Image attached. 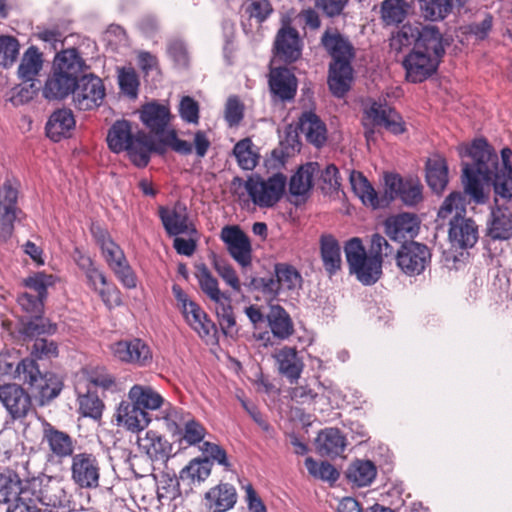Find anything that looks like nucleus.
Listing matches in <instances>:
<instances>
[{"mask_svg": "<svg viewBox=\"0 0 512 512\" xmlns=\"http://www.w3.org/2000/svg\"><path fill=\"white\" fill-rule=\"evenodd\" d=\"M396 251L397 249H395V247L390 244L384 236L378 233H375L371 236V246L369 252L377 256L379 260H381L382 264L385 258H395Z\"/></svg>", "mask_w": 512, "mask_h": 512, "instance_id": "nucleus-64", "label": "nucleus"}, {"mask_svg": "<svg viewBox=\"0 0 512 512\" xmlns=\"http://www.w3.org/2000/svg\"><path fill=\"white\" fill-rule=\"evenodd\" d=\"M431 251L427 245L416 241H405L397 248V267L407 276L422 274L431 263Z\"/></svg>", "mask_w": 512, "mask_h": 512, "instance_id": "nucleus-8", "label": "nucleus"}, {"mask_svg": "<svg viewBox=\"0 0 512 512\" xmlns=\"http://www.w3.org/2000/svg\"><path fill=\"white\" fill-rule=\"evenodd\" d=\"M488 236L493 240H507L512 237V214L508 208L497 206L492 209Z\"/></svg>", "mask_w": 512, "mask_h": 512, "instance_id": "nucleus-35", "label": "nucleus"}, {"mask_svg": "<svg viewBox=\"0 0 512 512\" xmlns=\"http://www.w3.org/2000/svg\"><path fill=\"white\" fill-rule=\"evenodd\" d=\"M151 420V413L145 412L131 400L122 401L117 409V421L131 432L144 430Z\"/></svg>", "mask_w": 512, "mask_h": 512, "instance_id": "nucleus-26", "label": "nucleus"}, {"mask_svg": "<svg viewBox=\"0 0 512 512\" xmlns=\"http://www.w3.org/2000/svg\"><path fill=\"white\" fill-rule=\"evenodd\" d=\"M43 442L48 445L49 456L62 461L75 455L76 441L66 432L58 430L45 422L43 425Z\"/></svg>", "mask_w": 512, "mask_h": 512, "instance_id": "nucleus-20", "label": "nucleus"}, {"mask_svg": "<svg viewBox=\"0 0 512 512\" xmlns=\"http://www.w3.org/2000/svg\"><path fill=\"white\" fill-rule=\"evenodd\" d=\"M345 446L346 439L338 428H326L317 437V450L322 456H339Z\"/></svg>", "mask_w": 512, "mask_h": 512, "instance_id": "nucleus-36", "label": "nucleus"}, {"mask_svg": "<svg viewBox=\"0 0 512 512\" xmlns=\"http://www.w3.org/2000/svg\"><path fill=\"white\" fill-rule=\"evenodd\" d=\"M71 480L80 488L94 489L99 486L100 461L91 452H80L71 459Z\"/></svg>", "mask_w": 512, "mask_h": 512, "instance_id": "nucleus-9", "label": "nucleus"}, {"mask_svg": "<svg viewBox=\"0 0 512 512\" xmlns=\"http://www.w3.org/2000/svg\"><path fill=\"white\" fill-rule=\"evenodd\" d=\"M426 182L436 194L445 190L448 184V166L444 158L434 157L427 160Z\"/></svg>", "mask_w": 512, "mask_h": 512, "instance_id": "nucleus-37", "label": "nucleus"}, {"mask_svg": "<svg viewBox=\"0 0 512 512\" xmlns=\"http://www.w3.org/2000/svg\"><path fill=\"white\" fill-rule=\"evenodd\" d=\"M137 443L151 461H166L171 454V444L152 430L147 431L144 437L138 436Z\"/></svg>", "mask_w": 512, "mask_h": 512, "instance_id": "nucleus-31", "label": "nucleus"}, {"mask_svg": "<svg viewBox=\"0 0 512 512\" xmlns=\"http://www.w3.org/2000/svg\"><path fill=\"white\" fill-rule=\"evenodd\" d=\"M275 276L279 280L280 289L281 286H285L289 290L294 289L301 281L300 273L293 266L287 264H276Z\"/></svg>", "mask_w": 512, "mask_h": 512, "instance_id": "nucleus-60", "label": "nucleus"}, {"mask_svg": "<svg viewBox=\"0 0 512 512\" xmlns=\"http://www.w3.org/2000/svg\"><path fill=\"white\" fill-rule=\"evenodd\" d=\"M166 53L175 67L186 69L190 64V54L187 43L179 37L170 38L166 44Z\"/></svg>", "mask_w": 512, "mask_h": 512, "instance_id": "nucleus-50", "label": "nucleus"}, {"mask_svg": "<svg viewBox=\"0 0 512 512\" xmlns=\"http://www.w3.org/2000/svg\"><path fill=\"white\" fill-rule=\"evenodd\" d=\"M321 259L326 272L332 276L341 269V250L332 235H323L320 240Z\"/></svg>", "mask_w": 512, "mask_h": 512, "instance_id": "nucleus-39", "label": "nucleus"}, {"mask_svg": "<svg viewBox=\"0 0 512 512\" xmlns=\"http://www.w3.org/2000/svg\"><path fill=\"white\" fill-rule=\"evenodd\" d=\"M213 462L208 457L195 458L189 462L179 473L170 479L171 485L176 488L181 484L191 488L193 485L204 482L211 474Z\"/></svg>", "mask_w": 512, "mask_h": 512, "instance_id": "nucleus-24", "label": "nucleus"}, {"mask_svg": "<svg viewBox=\"0 0 512 512\" xmlns=\"http://www.w3.org/2000/svg\"><path fill=\"white\" fill-rule=\"evenodd\" d=\"M186 206L177 203L174 208L160 206L158 215L162 225L169 236L181 234H197L195 226L189 222Z\"/></svg>", "mask_w": 512, "mask_h": 512, "instance_id": "nucleus-16", "label": "nucleus"}, {"mask_svg": "<svg viewBox=\"0 0 512 512\" xmlns=\"http://www.w3.org/2000/svg\"><path fill=\"white\" fill-rule=\"evenodd\" d=\"M448 237L453 247L472 248L478 241V225L471 218L461 216L458 212L450 220Z\"/></svg>", "mask_w": 512, "mask_h": 512, "instance_id": "nucleus-18", "label": "nucleus"}, {"mask_svg": "<svg viewBox=\"0 0 512 512\" xmlns=\"http://www.w3.org/2000/svg\"><path fill=\"white\" fill-rule=\"evenodd\" d=\"M128 399L145 412L159 409L164 403L163 397L150 386L134 385L128 393Z\"/></svg>", "mask_w": 512, "mask_h": 512, "instance_id": "nucleus-40", "label": "nucleus"}, {"mask_svg": "<svg viewBox=\"0 0 512 512\" xmlns=\"http://www.w3.org/2000/svg\"><path fill=\"white\" fill-rule=\"evenodd\" d=\"M42 55L34 46L29 47L24 53L18 67V75L24 81H32L42 69Z\"/></svg>", "mask_w": 512, "mask_h": 512, "instance_id": "nucleus-46", "label": "nucleus"}, {"mask_svg": "<svg viewBox=\"0 0 512 512\" xmlns=\"http://www.w3.org/2000/svg\"><path fill=\"white\" fill-rule=\"evenodd\" d=\"M244 184L252 202L260 208H271L283 197L287 178L282 173H275L267 179L259 175L251 176L246 181L240 177L233 179V185Z\"/></svg>", "mask_w": 512, "mask_h": 512, "instance_id": "nucleus-5", "label": "nucleus"}, {"mask_svg": "<svg viewBox=\"0 0 512 512\" xmlns=\"http://www.w3.org/2000/svg\"><path fill=\"white\" fill-rule=\"evenodd\" d=\"M195 276L202 292L214 303L228 299L229 294L219 289L217 279L211 274L205 264L196 267Z\"/></svg>", "mask_w": 512, "mask_h": 512, "instance_id": "nucleus-44", "label": "nucleus"}, {"mask_svg": "<svg viewBox=\"0 0 512 512\" xmlns=\"http://www.w3.org/2000/svg\"><path fill=\"white\" fill-rule=\"evenodd\" d=\"M25 286L33 290L36 296L46 299L47 288L54 284V276L38 272L24 281Z\"/></svg>", "mask_w": 512, "mask_h": 512, "instance_id": "nucleus-63", "label": "nucleus"}, {"mask_svg": "<svg viewBox=\"0 0 512 512\" xmlns=\"http://www.w3.org/2000/svg\"><path fill=\"white\" fill-rule=\"evenodd\" d=\"M85 61L76 48H69L57 53L54 60V72L44 86L45 98L63 99L73 93L77 80L84 73Z\"/></svg>", "mask_w": 512, "mask_h": 512, "instance_id": "nucleus-4", "label": "nucleus"}, {"mask_svg": "<svg viewBox=\"0 0 512 512\" xmlns=\"http://www.w3.org/2000/svg\"><path fill=\"white\" fill-rule=\"evenodd\" d=\"M268 84L274 98L282 102L291 101L296 96L298 80L287 65L271 68Z\"/></svg>", "mask_w": 512, "mask_h": 512, "instance_id": "nucleus-19", "label": "nucleus"}, {"mask_svg": "<svg viewBox=\"0 0 512 512\" xmlns=\"http://www.w3.org/2000/svg\"><path fill=\"white\" fill-rule=\"evenodd\" d=\"M303 46V40L299 31L292 26L291 19H283L273 42L274 59L291 65L302 57Z\"/></svg>", "mask_w": 512, "mask_h": 512, "instance_id": "nucleus-7", "label": "nucleus"}, {"mask_svg": "<svg viewBox=\"0 0 512 512\" xmlns=\"http://www.w3.org/2000/svg\"><path fill=\"white\" fill-rule=\"evenodd\" d=\"M182 312L187 323L200 337L208 336L213 330L214 323L196 302L186 303Z\"/></svg>", "mask_w": 512, "mask_h": 512, "instance_id": "nucleus-38", "label": "nucleus"}, {"mask_svg": "<svg viewBox=\"0 0 512 512\" xmlns=\"http://www.w3.org/2000/svg\"><path fill=\"white\" fill-rule=\"evenodd\" d=\"M56 331L57 324L43 317V315L22 317L17 329L23 341L30 340L32 342L36 338H42L43 335H53Z\"/></svg>", "mask_w": 512, "mask_h": 512, "instance_id": "nucleus-29", "label": "nucleus"}, {"mask_svg": "<svg viewBox=\"0 0 512 512\" xmlns=\"http://www.w3.org/2000/svg\"><path fill=\"white\" fill-rule=\"evenodd\" d=\"M350 182L354 193L361 199L364 205H369L374 209L385 206L386 200L378 198L376 191L362 173L353 172L350 176Z\"/></svg>", "mask_w": 512, "mask_h": 512, "instance_id": "nucleus-42", "label": "nucleus"}, {"mask_svg": "<svg viewBox=\"0 0 512 512\" xmlns=\"http://www.w3.org/2000/svg\"><path fill=\"white\" fill-rule=\"evenodd\" d=\"M252 145L249 138H244L238 141L233 148L238 165L244 170H253L258 163V155L252 151Z\"/></svg>", "mask_w": 512, "mask_h": 512, "instance_id": "nucleus-52", "label": "nucleus"}, {"mask_svg": "<svg viewBox=\"0 0 512 512\" xmlns=\"http://www.w3.org/2000/svg\"><path fill=\"white\" fill-rule=\"evenodd\" d=\"M318 187L324 195L337 194L341 187V177L334 164H328L323 170L319 169Z\"/></svg>", "mask_w": 512, "mask_h": 512, "instance_id": "nucleus-48", "label": "nucleus"}, {"mask_svg": "<svg viewBox=\"0 0 512 512\" xmlns=\"http://www.w3.org/2000/svg\"><path fill=\"white\" fill-rule=\"evenodd\" d=\"M101 237L102 253L110 269H113L114 267L119 266L121 263H124V261L127 259L120 246L111 239H106L103 233Z\"/></svg>", "mask_w": 512, "mask_h": 512, "instance_id": "nucleus-61", "label": "nucleus"}, {"mask_svg": "<svg viewBox=\"0 0 512 512\" xmlns=\"http://www.w3.org/2000/svg\"><path fill=\"white\" fill-rule=\"evenodd\" d=\"M18 304L28 315L26 317L40 316L44 313L45 299L34 294L25 292L18 296Z\"/></svg>", "mask_w": 512, "mask_h": 512, "instance_id": "nucleus-62", "label": "nucleus"}, {"mask_svg": "<svg viewBox=\"0 0 512 512\" xmlns=\"http://www.w3.org/2000/svg\"><path fill=\"white\" fill-rule=\"evenodd\" d=\"M191 417L192 416L189 413H186L183 409L169 406V408L165 410L163 419L167 430L173 436H176V434L181 432V429Z\"/></svg>", "mask_w": 512, "mask_h": 512, "instance_id": "nucleus-57", "label": "nucleus"}, {"mask_svg": "<svg viewBox=\"0 0 512 512\" xmlns=\"http://www.w3.org/2000/svg\"><path fill=\"white\" fill-rule=\"evenodd\" d=\"M350 273L363 285L375 284L382 275V263L379 258L369 252L367 254L361 239H350L344 247Z\"/></svg>", "mask_w": 512, "mask_h": 512, "instance_id": "nucleus-6", "label": "nucleus"}, {"mask_svg": "<svg viewBox=\"0 0 512 512\" xmlns=\"http://www.w3.org/2000/svg\"><path fill=\"white\" fill-rule=\"evenodd\" d=\"M79 413L83 417H89L99 421L102 418L105 405L96 390L88 387L86 393L78 395Z\"/></svg>", "mask_w": 512, "mask_h": 512, "instance_id": "nucleus-45", "label": "nucleus"}, {"mask_svg": "<svg viewBox=\"0 0 512 512\" xmlns=\"http://www.w3.org/2000/svg\"><path fill=\"white\" fill-rule=\"evenodd\" d=\"M437 57L413 49L403 60L406 79L412 83H421L432 76L440 64Z\"/></svg>", "mask_w": 512, "mask_h": 512, "instance_id": "nucleus-14", "label": "nucleus"}, {"mask_svg": "<svg viewBox=\"0 0 512 512\" xmlns=\"http://www.w3.org/2000/svg\"><path fill=\"white\" fill-rule=\"evenodd\" d=\"M320 44L331 57L328 74L329 89L333 96L342 98L351 87L352 61L356 57V50L349 37L336 28H327L320 38Z\"/></svg>", "mask_w": 512, "mask_h": 512, "instance_id": "nucleus-3", "label": "nucleus"}, {"mask_svg": "<svg viewBox=\"0 0 512 512\" xmlns=\"http://www.w3.org/2000/svg\"><path fill=\"white\" fill-rule=\"evenodd\" d=\"M206 433V428L192 416L176 436H178L181 443L184 442L188 446H194L204 442Z\"/></svg>", "mask_w": 512, "mask_h": 512, "instance_id": "nucleus-53", "label": "nucleus"}, {"mask_svg": "<svg viewBox=\"0 0 512 512\" xmlns=\"http://www.w3.org/2000/svg\"><path fill=\"white\" fill-rule=\"evenodd\" d=\"M319 172L318 162L302 165L290 178L289 192L292 196H305L313 187V178Z\"/></svg>", "mask_w": 512, "mask_h": 512, "instance_id": "nucleus-34", "label": "nucleus"}, {"mask_svg": "<svg viewBox=\"0 0 512 512\" xmlns=\"http://www.w3.org/2000/svg\"><path fill=\"white\" fill-rule=\"evenodd\" d=\"M421 11L426 19H444L456 6L453 0H421Z\"/></svg>", "mask_w": 512, "mask_h": 512, "instance_id": "nucleus-51", "label": "nucleus"}, {"mask_svg": "<svg viewBox=\"0 0 512 512\" xmlns=\"http://www.w3.org/2000/svg\"><path fill=\"white\" fill-rule=\"evenodd\" d=\"M276 366L280 375L291 384L297 382L304 368V363L298 355L295 347H282L273 353Z\"/></svg>", "mask_w": 512, "mask_h": 512, "instance_id": "nucleus-25", "label": "nucleus"}, {"mask_svg": "<svg viewBox=\"0 0 512 512\" xmlns=\"http://www.w3.org/2000/svg\"><path fill=\"white\" fill-rule=\"evenodd\" d=\"M305 467L309 474L321 480L335 482L340 476L339 472L332 464L326 461L318 463L312 457L305 459Z\"/></svg>", "mask_w": 512, "mask_h": 512, "instance_id": "nucleus-54", "label": "nucleus"}, {"mask_svg": "<svg viewBox=\"0 0 512 512\" xmlns=\"http://www.w3.org/2000/svg\"><path fill=\"white\" fill-rule=\"evenodd\" d=\"M13 375L28 385L40 404L45 405L55 399L63 389L62 381L53 373H42L33 359L19 360L15 349L0 351V376Z\"/></svg>", "mask_w": 512, "mask_h": 512, "instance_id": "nucleus-2", "label": "nucleus"}, {"mask_svg": "<svg viewBox=\"0 0 512 512\" xmlns=\"http://www.w3.org/2000/svg\"><path fill=\"white\" fill-rule=\"evenodd\" d=\"M418 27L410 24L403 25L401 29L390 39V48L396 53H400L404 47L411 44L416 46Z\"/></svg>", "mask_w": 512, "mask_h": 512, "instance_id": "nucleus-56", "label": "nucleus"}, {"mask_svg": "<svg viewBox=\"0 0 512 512\" xmlns=\"http://www.w3.org/2000/svg\"><path fill=\"white\" fill-rule=\"evenodd\" d=\"M267 319L275 337L287 339L293 334L294 327L290 315L280 305L271 306Z\"/></svg>", "mask_w": 512, "mask_h": 512, "instance_id": "nucleus-43", "label": "nucleus"}, {"mask_svg": "<svg viewBox=\"0 0 512 512\" xmlns=\"http://www.w3.org/2000/svg\"><path fill=\"white\" fill-rule=\"evenodd\" d=\"M232 258L243 268L251 265L252 247L249 237L238 225L224 226L220 233Z\"/></svg>", "mask_w": 512, "mask_h": 512, "instance_id": "nucleus-12", "label": "nucleus"}, {"mask_svg": "<svg viewBox=\"0 0 512 512\" xmlns=\"http://www.w3.org/2000/svg\"><path fill=\"white\" fill-rule=\"evenodd\" d=\"M19 41L10 35L0 36V65L11 67L19 55Z\"/></svg>", "mask_w": 512, "mask_h": 512, "instance_id": "nucleus-55", "label": "nucleus"}, {"mask_svg": "<svg viewBox=\"0 0 512 512\" xmlns=\"http://www.w3.org/2000/svg\"><path fill=\"white\" fill-rule=\"evenodd\" d=\"M459 153L462 157L472 159V163L462 164V183L465 193L474 203L485 204L488 201V195L484 192L483 182L493 186L496 175L512 173V150L508 147L501 150V167L495 149L484 137L476 138L470 145L461 147Z\"/></svg>", "mask_w": 512, "mask_h": 512, "instance_id": "nucleus-1", "label": "nucleus"}, {"mask_svg": "<svg viewBox=\"0 0 512 512\" xmlns=\"http://www.w3.org/2000/svg\"><path fill=\"white\" fill-rule=\"evenodd\" d=\"M27 348L30 351V357L26 359H33L36 364L38 360H51L59 354L58 344L54 340L45 337L34 339Z\"/></svg>", "mask_w": 512, "mask_h": 512, "instance_id": "nucleus-47", "label": "nucleus"}, {"mask_svg": "<svg viewBox=\"0 0 512 512\" xmlns=\"http://www.w3.org/2000/svg\"><path fill=\"white\" fill-rule=\"evenodd\" d=\"M205 499L213 512H227L237 502L236 489L229 483H220L206 492Z\"/></svg>", "mask_w": 512, "mask_h": 512, "instance_id": "nucleus-32", "label": "nucleus"}, {"mask_svg": "<svg viewBox=\"0 0 512 512\" xmlns=\"http://www.w3.org/2000/svg\"><path fill=\"white\" fill-rule=\"evenodd\" d=\"M244 10L258 24L265 22L274 11L270 0H247Z\"/></svg>", "mask_w": 512, "mask_h": 512, "instance_id": "nucleus-58", "label": "nucleus"}, {"mask_svg": "<svg viewBox=\"0 0 512 512\" xmlns=\"http://www.w3.org/2000/svg\"><path fill=\"white\" fill-rule=\"evenodd\" d=\"M413 49L429 53L433 57H437V59L441 60L445 54V48L439 29L431 25L422 28L418 27L416 46H414Z\"/></svg>", "mask_w": 512, "mask_h": 512, "instance_id": "nucleus-30", "label": "nucleus"}, {"mask_svg": "<svg viewBox=\"0 0 512 512\" xmlns=\"http://www.w3.org/2000/svg\"><path fill=\"white\" fill-rule=\"evenodd\" d=\"M111 351L121 362L140 367L148 366L152 362L150 347L140 338L117 341L111 345Z\"/></svg>", "mask_w": 512, "mask_h": 512, "instance_id": "nucleus-15", "label": "nucleus"}, {"mask_svg": "<svg viewBox=\"0 0 512 512\" xmlns=\"http://www.w3.org/2000/svg\"><path fill=\"white\" fill-rule=\"evenodd\" d=\"M72 94L74 104L79 110H91L101 105L105 87L99 77L82 73Z\"/></svg>", "mask_w": 512, "mask_h": 512, "instance_id": "nucleus-10", "label": "nucleus"}, {"mask_svg": "<svg viewBox=\"0 0 512 512\" xmlns=\"http://www.w3.org/2000/svg\"><path fill=\"white\" fill-rule=\"evenodd\" d=\"M345 475L350 483L358 487H365L375 479L377 469L372 461L357 459L349 465Z\"/></svg>", "mask_w": 512, "mask_h": 512, "instance_id": "nucleus-41", "label": "nucleus"}, {"mask_svg": "<svg viewBox=\"0 0 512 512\" xmlns=\"http://www.w3.org/2000/svg\"><path fill=\"white\" fill-rule=\"evenodd\" d=\"M298 128L306 140L317 148L322 147L327 140L325 123L313 111H305L299 117Z\"/></svg>", "mask_w": 512, "mask_h": 512, "instance_id": "nucleus-28", "label": "nucleus"}, {"mask_svg": "<svg viewBox=\"0 0 512 512\" xmlns=\"http://www.w3.org/2000/svg\"><path fill=\"white\" fill-rule=\"evenodd\" d=\"M75 128V119L72 111L62 108L54 111L45 126L46 135L54 142L70 137Z\"/></svg>", "mask_w": 512, "mask_h": 512, "instance_id": "nucleus-27", "label": "nucleus"}, {"mask_svg": "<svg viewBox=\"0 0 512 512\" xmlns=\"http://www.w3.org/2000/svg\"><path fill=\"white\" fill-rule=\"evenodd\" d=\"M139 117L150 133L162 135L169 125L171 112L167 105L152 101L141 106Z\"/></svg>", "mask_w": 512, "mask_h": 512, "instance_id": "nucleus-22", "label": "nucleus"}, {"mask_svg": "<svg viewBox=\"0 0 512 512\" xmlns=\"http://www.w3.org/2000/svg\"><path fill=\"white\" fill-rule=\"evenodd\" d=\"M140 131L135 134L132 132L131 122L128 120H117L109 128L107 134V144L109 149L114 153L126 151L131 162H134V153L137 152L138 139Z\"/></svg>", "mask_w": 512, "mask_h": 512, "instance_id": "nucleus-13", "label": "nucleus"}, {"mask_svg": "<svg viewBox=\"0 0 512 512\" xmlns=\"http://www.w3.org/2000/svg\"><path fill=\"white\" fill-rule=\"evenodd\" d=\"M215 304L216 314L223 333L225 335L231 334L236 325V320L231 306V297L228 296V299H223V301Z\"/></svg>", "mask_w": 512, "mask_h": 512, "instance_id": "nucleus-59", "label": "nucleus"}, {"mask_svg": "<svg viewBox=\"0 0 512 512\" xmlns=\"http://www.w3.org/2000/svg\"><path fill=\"white\" fill-rule=\"evenodd\" d=\"M386 191L390 198H399L404 204L413 206L422 200V185L416 179H403L397 174L385 177Z\"/></svg>", "mask_w": 512, "mask_h": 512, "instance_id": "nucleus-17", "label": "nucleus"}, {"mask_svg": "<svg viewBox=\"0 0 512 512\" xmlns=\"http://www.w3.org/2000/svg\"><path fill=\"white\" fill-rule=\"evenodd\" d=\"M138 149L134 153L133 164L138 168H145L151 158L152 153L164 155L167 151L168 144L164 143V136L158 142L154 137L145 131H140V138L137 143Z\"/></svg>", "mask_w": 512, "mask_h": 512, "instance_id": "nucleus-33", "label": "nucleus"}, {"mask_svg": "<svg viewBox=\"0 0 512 512\" xmlns=\"http://www.w3.org/2000/svg\"><path fill=\"white\" fill-rule=\"evenodd\" d=\"M387 236L395 242L413 239L419 232V220L415 214L400 213L388 217L384 223Z\"/></svg>", "mask_w": 512, "mask_h": 512, "instance_id": "nucleus-21", "label": "nucleus"}, {"mask_svg": "<svg viewBox=\"0 0 512 512\" xmlns=\"http://www.w3.org/2000/svg\"><path fill=\"white\" fill-rule=\"evenodd\" d=\"M406 2L405 0H384L381 3V19L385 25H396L406 17Z\"/></svg>", "mask_w": 512, "mask_h": 512, "instance_id": "nucleus-49", "label": "nucleus"}, {"mask_svg": "<svg viewBox=\"0 0 512 512\" xmlns=\"http://www.w3.org/2000/svg\"><path fill=\"white\" fill-rule=\"evenodd\" d=\"M366 113L374 125L382 126L395 135L402 134L406 130L402 116L386 103L373 102Z\"/></svg>", "mask_w": 512, "mask_h": 512, "instance_id": "nucleus-23", "label": "nucleus"}, {"mask_svg": "<svg viewBox=\"0 0 512 512\" xmlns=\"http://www.w3.org/2000/svg\"><path fill=\"white\" fill-rule=\"evenodd\" d=\"M0 402L14 421H23L34 411L30 395L16 383L0 385Z\"/></svg>", "mask_w": 512, "mask_h": 512, "instance_id": "nucleus-11", "label": "nucleus"}]
</instances>
